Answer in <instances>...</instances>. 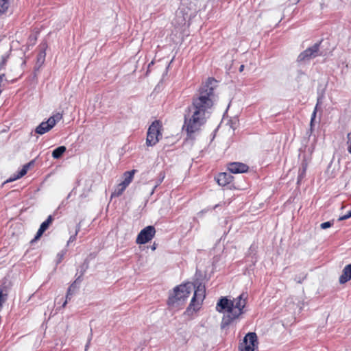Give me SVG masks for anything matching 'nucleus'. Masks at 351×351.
Instances as JSON below:
<instances>
[{
  "instance_id": "14",
  "label": "nucleus",
  "mask_w": 351,
  "mask_h": 351,
  "mask_svg": "<svg viewBox=\"0 0 351 351\" xmlns=\"http://www.w3.org/2000/svg\"><path fill=\"white\" fill-rule=\"evenodd\" d=\"M232 180V176L228 173H221L217 177V182L219 185L225 186Z\"/></svg>"
},
{
  "instance_id": "27",
  "label": "nucleus",
  "mask_w": 351,
  "mask_h": 351,
  "mask_svg": "<svg viewBox=\"0 0 351 351\" xmlns=\"http://www.w3.org/2000/svg\"><path fill=\"white\" fill-rule=\"evenodd\" d=\"M350 217H351V210L349 211L346 215H344L340 217L339 220H340V221L346 220L347 219H349Z\"/></svg>"
},
{
  "instance_id": "15",
  "label": "nucleus",
  "mask_w": 351,
  "mask_h": 351,
  "mask_svg": "<svg viewBox=\"0 0 351 351\" xmlns=\"http://www.w3.org/2000/svg\"><path fill=\"white\" fill-rule=\"evenodd\" d=\"M135 171V170L126 171L124 173V180L121 183L123 184V185H124L125 186L128 187V186L131 183V182L133 180Z\"/></svg>"
},
{
  "instance_id": "18",
  "label": "nucleus",
  "mask_w": 351,
  "mask_h": 351,
  "mask_svg": "<svg viewBox=\"0 0 351 351\" xmlns=\"http://www.w3.org/2000/svg\"><path fill=\"white\" fill-rule=\"evenodd\" d=\"M127 187L125 186L124 185H123V184L120 183L119 184L114 191L112 192V197H119L123 193V191L125 190Z\"/></svg>"
},
{
  "instance_id": "12",
  "label": "nucleus",
  "mask_w": 351,
  "mask_h": 351,
  "mask_svg": "<svg viewBox=\"0 0 351 351\" xmlns=\"http://www.w3.org/2000/svg\"><path fill=\"white\" fill-rule=\"evenodd\" d=\"M351 279V264L347 265L343 269L339 277L340 284H344Z\"/></svg>"
},
{
  "instance_id": "16",
  "label": "nucleus",
  "mask_w": 351,
  "mask_h": 351,
  "mask_svg": "<svg viewBox=\"0 0 351 351\" xmlns=\"http://www.w3.org/2000/svg\"><path fill=\"white\" fill-rule=\"evenodd\" d=\"M66 150V147L59 146L52 152V157L55 159H58L62 156Z\"/></svg>"
},
{
  "instance_id": "9",
  "label": "nucleus",
  "mask_w": 351,
  "mask_h": 351,
  "mask_svg": "<svg viewBox=\"0 0 351 351\" xmlns=\"http://www.w3.org/2000/svg\"><path fill=\"white\" fill-rule=\"evenodd\" d=\"M155 234V228L153 226H148L141 230L136 237V242L138 244H145L154 238Z\"/></svg>"
},
{
  "instance_id": "28",
  "label": "nucleus",
  "mask_w": 351,
  "mask_h": 351,
  "mask_svg": "<svg viewBox=\"0 0 351 351\" xmlns=\"http://www.w3.org/2000/svg\"><path fill=\"white\" fill-rule=\"evenodd\" d=\"M306 164H302V169H300V176L299 177L302 178L303 176V175L304 174L305 171H306Z\"/></svg>"
},
{
  "instance_id": "23",
  "label": "nucleus",
  "mask_w": 351,
  "mask_h": 351,
  "mask_svg": "<svg viewBox=\"0 0 351 351\" xmlns=\"http://www.w3.org/2000/svg\"><path fill=\"white\" fill-rule=\"evenodd\" d=\"M333 223L332 221H326L321 223L320 227L322 229H326L332 226Z\"/></svg>"
},
{
  "instance_id": "7",
  "label": "nucleus",
  "mask_w": 351,
  "mask_h": 351,
  "mask_svg": "<svg viewBox=\"0 0 351 351\" xmlns=\"http://www.w3.org/2000/svg\"><path fill=\"white\" fill-rule=\"evenodd\" d=\"M194 289V295L191 299V304L189 308L195 306V302H197V305L199 306L200 304V302H202L205 298V292L206 289L205 286L203 285L200 282H195L193 284V290ZM195 308H194V310Z\"/></svg>"
},
{
  "instance_id": "34",
  "label": "nucleus",
  "mask_w": 351,
  "mask_h": 351,
  "mask_svg": "<svg viewBox=\"0 0 351 351\" xmlns=\"http://www.w3.org/2000/svg\"><path fill=\"white\" fill-rule=\"evenodd\" d=\"M152 64H153V62H152L149 64V66H152Z\"/></svg>"
},
{
  "instance_id": "11",
  "label": "nucleus",
  "mask_w": 351,
  "mask_h": 351,
  "mask_svg": "<svg viewBox=\"0 0 351 351\" xmlns=\"http://www.w3.org/2000/svg\"><path fill=\"white\" fill-rule=\"evenodd\" d=\"M53 221V218L52 215L48 216L47 219L40 224V228L32 241L38 240L43 235V234L49 228V226L52 223Z\"/></svg>"
},
{
  "instance_id": "3",
  "label": "nucleus",
  "mask_w": 351,
  "mask_h": 351,
  "mask_svg": "<svg viewBox=\"0 0 351 351\" xmlns=\"http://www.w3.org/2000/svg\"><path fill=\"white\" fill-rule=\"evenodd\" d=\"M193 290V283L187 282L176 287L173 293L170 295L168 300V304L173 306H179L182 305L189 297Z\"/></svg>"
},
{
  "instance_id": "2",
  "label": "nucleus",
  "mask_w": 351,
  "mask_h": 351,
  "mask_svg": "<svg viewBox=\"0 0 351 351\" xmlns=\"http://www.w3.org/2000/svg\"><path fill=\"white\" fill-rule=\"evenodd\" d=\"M247 299V294L242 293L233 300H228L225 297L221 298L219 300L216 306L217 311L220 313L224 311L226 312L221 323V328L222 329L228 327L232 322L244 313L243 308L246 305Z\"/></svg>"
},
{
  "instance_id": "5",
  "label": "nucleus",
  "mask_w": 351,
  "mask_h": 351,
  "mask_svg": "<svg viewBox=\"0 0 351 351\" xmlns=\"http://www.w3.org/2000/svg\"><path fill=\"white\" fill-rule=\"evenodd\" d=\"M321 42L315 43L313 46L307 48L298 56V62H306L322 55L319 50Z\"/></svg>"
},
{
  "instance_id": "6",
  "label": "nucleus",
  "mask_w": 351,
  "mask_h": 351,
  "mask_svg": "<svg viewBox=\"0 0 351 351\" xmlns=\"http://www.w3.org/2000/svg\"><path fill=\"white\" fill-rule=\"evenodd\" d=\"M61 118L62 116L59 113L50 117L47 121H43L36 128L35 132L40 135L48 132L56 125V123L60 121Z\"/></svg>"
},
{
  "instance_id": "4",
  "label": "nucleus",
  "mask_w": 351,
  "mask_h": 351,
  "mask_svg": "<svg viewBox=\"0 0 351 351\" xmlns=\"http://www.w3.org/2000/svg\"><path fill=\"white\" fill-rule=\"evenodd\" d=\"M160 129L161 124L159 121H154L149 125L146 138V145L148 147H152L159 141L160 138L162 137Z\"/></svg>"
},
{
  "instance_id": "8",
  "label": "nucleus",
  "mask_w": 351,
  "mask_h": 351,
  "mask_svg": "<svg viewBox=\"0 0 351 351\" xmlns=\"http://www.w3.org/2000/svg\"><path fill=\"white\" fill-rule=\"evenodd\" d=\"M256 347H257L256 334L249 332L245 336L243 343L240 344L239 350L240 351H254Z\"/></svg>"
},
{
  "instance_id": "30",
  "label": "nucleus",
  "mask_w": 351,
  "mask_h": 351,
  "mask_svg": "<svg viewBox=\"0 0 351 351\" xmlns=\"http://www.w3.org/2000/svg\"><path fill=\"white\" fill-rule=\"evenodd\" d=\"M80 228H81V224H80V222L77 224L76 226V230H75V235H77L78 232H80Z\"/></svg>"
},
{
  "instance_id": "32",
  "label": "nucleus",
  "mask_w": 351,
  "mask_h": 351,
  "mask_svg": "<svg viewBox=\"0 0 351 351\" xmlns=\"http://www.w3.org/2000/svg\"><path fill=\"white\" fill-rule=\"evenodd\" d=\"M320 7H321V9L323 10L325 7L324 3H321Z\"/></svg>"
},
{
  "instance_id": "24",
  "label": "nucleus",
  "mask_w": 351,
  "mask_h": 351,
  "mask_svg": "<svg viewBox=\"0 0 351 351\" xmlns=\"http://www.w3.org/2000/svg\"><path fill=\"white\" fill-rule=\"evenodd\" d=\"M318 104H319V101L317 102V105H316V106H315V109H314V110H313V112L312 113V115H311V126H312L313 123L314 121V119H315V118L316 117V113H317V110Z\"/></svg>"
},
{
  "instance_id": "25",
  "label": "nucleus",
  "mask_w": 351,
  "mask_h": 351,
  "mask_svg": "<svg viewBox=\"0 0 351 351\" xmlns=\"http://www.w3.org/2000/svg\"><path fill=\"white\" fill-rule=\"evenodd\" d=\"M93 338V332H92V329L90 328V335L88 337V341H87V343L85 346V350L86 351L88 348L89 347V345H90V341Z\"/></svg>"
},
{
  "instance_id": "17",
  "label": "nucleus",
  "mask_w": 351,
  "mask_h": 351,
  "mask_svg": "<svg viewBox=\"0 0 351 351\" xmlns=\"http://www.w3.org/2000/svg\"><path fill=\"white\" fill-rule=\"evenodd\" d=\"M75 282H74L68 289L66 295V300L62 304V307H65L66 304H67V302L71 300L72 295L74 293V291L75 289Z\"/></svg>"
},
{
  "instance_id": "31",
  "label": "nucleus",
  "mask_w": 351,
  "mask_h": 351,
  "mask_svg": "<svg viewBox=\"0 0 351 351\" xmlns=\"http://www.w3.org/2000/svg\"><path fill=\"white\" fill-rule=\"evenodd\" d=\"M244 69V65H241L240 67H239V71L240 72H242Z\"/></svg>"
},
{
  "instance_id": "10",
  "label": "nucleus",
  "mask_w": 351,
  "mask_h": 351,
  "mask_svg": "<svg viewBox=\"0 0 351 351\" xmlns=\"http://www.w3.org/2000/svg\"><path fill=\"white\" fill-rule=\"evenodd\" d=\"M228 169L232 173H243L248 171L249 167L239 162H234L228 164Z\"/></svg>"
},
{
  "instance_id": "19",
  "label": "nucleus",
  "mask_w": 351,
  "mask_h": 351,
  "mask_svg": "<svg viewBox=\"0 0 351 351\" xmlns=\"http://www.w3.org/2000/svg\"><path fill=\"white\" fill-rule=\"evenodd\" d=\"M9 7L8 0H0V14L5 13Z\"/></svg>"
},
{
  "instance_id": "29",
  "label": "nucleus",
  "mask_w": 351,
  "mask_h": 351,
  "mask_svg": "<svg viewBox=\"0 0 351 351\" xmlns=\"http://www.w3.org/2000/svg\"><path fill=\"white\" fill-rule=\"evenodd\" d=\"M77 235H75V233L73 235H71L67 242V245H69L70 243H72L75 241Z\"/></svg>"
},
{
  "instance_id": "20",
  "label": "nucleus",
  "mask_w": 351,
  "mask_h": 351,
  "mask_svg": "<svg viewBox=\"0 0 351 351\" xmlns=\"http://www.w3.org/2000/svg\"><path fill=\"white\" fill-rule=\"evenodd\" d=\"M45 56H46V53H45V49H43V50H42L38 55L37 64H42L45 61Z\"/></svg>"
},
{
  "instance_id": "13",
  "label": "nucleus",
  "mask_w": 351,
  "mask_h": 351,
  "mask_svg": "<svg viewBox=\"0 0 351 351\" xmlns=\"http://www.w3.org/2000/svg\"><path fill=\"white\" fill-rule=\"evenodd\" d=\"M32 162L25 165L23 166V167L22 168V169L21 171H19L16 175L14 176L13 177H10L9 179H8L6 181H5L3 182V184L8 183V182H13L17 179L22 178L23 176H25L27 173V170H28L29 166L31 165Z\"/></svg>"
},
{
  "instance_id": "22",
  "label": "nucleus",
  "mask_w": 351,
  "mask_h": 351,
  "mask_svg": "<svg viewBox=\"0 0 351 351\" xmlns=\"http://www.w3.org/2000/svg\"><path fill=\"white\" fill-rule=\"evenodd\" d=\"M66 254V251L65 250H62L60 252H59L58 254H57V264L60 263L62 260L63 259L64 255Z\"/></svg>"
},
{
  "instance_id": "21",
  "label": "nucleus",
  "mask_w": 351,
  "mask_h": 351,
  "mask_svg": "<svg viewBox=\"0 0 351 351\" xmlns=\"http://www.w3.org/2000/svg\"><path fill=\"white\" fill-rule=\"evenodd\" d=\"M9 55H3L1 56V61L0 62V70L4 68L8 59Z\"/></svg>"
},
{
  "instance_id": "1",
  "label": "nucleus",
  "mask_w": 351,
  "mask_h": 351,
  "mask_svg": "<svg viewBox=\"0 0 351 351\" xmlns=\"http://www.w3.org/2000/svg\"><path fill=\"white\" fill-rule=\"evenodd\" d=\"M216 81L208 78L199 88L198 93L193 98L192 104L188 106L184 113V121L182 129L187 136L194 138L206 123L210 110L213 106L214 88Z\"/></svg>"
},
{
  "instance_id": "26",
  "label": "nucleus",
  "mask_w": 351,
  "mask_h": 351,
  "mask_svg": "<svg viewBox=\"0 0 351 351\" xmlns=\"http://www.w3.org/2000/svg\"><path fill=\"white\" fill-rule=\"evenodd\" d=\"M348 151L350 154H351V132L348 134Z\"/></svg>"
},
{
  "instance_id": "33",
  "label": "nucleus",
  "mask_w": 351,
  "mask_h": 351,
  "mask_svg": "<svg viewBox=\"0 0 351 351\" xmlns=\"http://www.w3.org/2000/svg\"><path fill=\"white\" fill-rule=\"evenodd\" d=\"M299 308H300V310H301L302 307L301 305H299Z\"/></svg>"
}]
</instances>
